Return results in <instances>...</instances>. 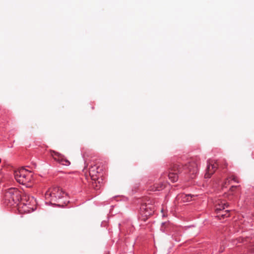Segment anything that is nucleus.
I'll use <instances>...</instances> for the list:
<instances>
[{
	"instance_id": "nucleus-8",
	"label": "nucleus",
	"mask_w": 254,
	"mask_h": 254,
	"mask_svg": "<svg viewBox=\"0 0 254 254\" xmlns=\"http://www.w3.org/2000/svg\"><path fill=\"white\" fill-rule=\"evenodd\" d=\"M168 173H163L161 174L159 180L160 182L151 185L148 187V190L152 191H160L165 188V184L162 182L163 179L168 175Z\"/></svg>"
},
{
	"instance_id": "nucleus-11",
	"label": "nucleus",
	"mask_w": 254,
	"mask_h": 254,
	"mask_svg": "<svg viewBox=\"0 0 254 254\" xmlns=\"http://www.w3.org/2000/svg\"><path fill=\"white\" fill-rule=\"evenodd\" d=\"M226 205L225 202L224 201L218 200L216 202L215 204V211L217 214L219 213L221 211H223L225 208Z\"/></svg>"
},
{
	"instance_id": "nucleus-1",
	"label": "nucleus",
	"mask_w": 254,
	"mask_h": 254,
	"mask_svg": "<svg viewBox=\"0 0 254 254\" xmlns=\"http://www.w3.org/2000/svg\"><path fill=\"white\" fill-rule=\"evenodd\" d=\"M183 170H185L186 173H190L191 175L194 176L198 171V160L192 159L185 166L181 164L173 165L169 171V179L172 182H176L178 179V174Z\"/></svg>"
},
{
	"instance_id": "nucleus-2",
	"label": "nucleus",
	"mask_w": 254,
	"mask_h": 254,
	"mask_svg": "<svg viewBox=\"0 0 254 254\" xmlns=\"http://www.w3.org/2000/svg\"><path fill=\"white\" fill-rule=\"evenodd\" d=\"M14 175L15 180L19 184L25 185L28 188L31 186L29 185L32 179L33 175L31 172L21 168L15 171Z\"/></svg>"
},
{
	"instance_id": "nucleus-10",
	"label": "nucleus",
	"mask_w": 254,
	"mask_h": 254,
	"mask_svg": "<svg viewBox=\"0 0 254 254\" xmlns=\"http://www.w3.org/2000/svg\"><path fill=\"white\" fill-rule=\"evenodd\" d=\"M218 164L217 161L209 160L207 161L206 172L205 178H209L217 169Z\"/></svg>"
},
{
	"instance_id": "nucleus-7",
	"label": "nucleus",
	"mask_w": 254,
	"mask_h": 254,
	"mask_svg": "<svg viewBox=\"0 0 254 254\" xmlns=\"http://www.w3.org/2000/svg\"><path fill=\"white\" fill-rule=\"evenodd\" d=\"M102 170V168L97 165L91 166L89 168V175L91 179L95 181L93 183L94 187H95L94 184H96V181L98 180L99 177L101 176V171Z\"/></svg>"
},
{
	"instance_id": "nucleus-9",
	"label": "nucleus",
	"mask_w": 254,
	"mask_h": 254,
	"mask_svg": "<svg viewBox=\"0 0 254 254\" xmlns=\"http://www.w3.org/2000/svg\"><path fill=\"white\" fill-rule=\"evenodd\" d=\"M51 154L53 158L61 164L65 166H69L70 164L69 161L65 158L63 155L60 154V153L55 151H51Z\"/></svg>"
},
{
	"instance_id": "nucleus-14",
	"label": "nucleus",
	"mask_w": 254,
	"mask_h": 254,
	"mask_svg": "<svg viewBox=\"0 0 254 254\" xmlns=\"http://www.w3.org/2000/svg\"><path fill=\"white\" fill-rule=\"evenodd\" d=\"M230 181L229 180V178H227L225 182H224V184L223 185V188H226L227 185H229L230 184Z\"/></svg>"
},
{
	"instance_id": "nucleus-12",
	"label": "nucleus",
	"mask_w": 254,
	"mask_h": 254,
	"mask_svg": "<svg viewBox=\"0 0 254 254\" xmlns=\"http://www.w3.org/2000/svg\"><path fill=\"white\" fill-rule=\"evenodd\" d=\"M194 195L190 194H182L177 196L178 199H181L183 202H189L192 200V197H194Z\"/></svg>"
},
{
	"instance_id": "nucleus-4",
	"label": "nucleus",
	"mask_w": 254,
	"mask_h": 254,
	"mask_svg": "<svg viewBox=\"0 0 254 254\" xmlns=\"http://www.w3.org/2000/svg\"><path fill=\"white\" fill-rule=\"evenodd\" d=\"M20 200L23 204L27 206L29 209L33 211L35 209L36 204V199L33 197L30 196L27 193L24 192L22 194L20 193Z\"/></svg>"
},
{
	"instance_id": "nucleus-18",
	"label": "nucleus",
	"mask_w": 254,
	"mask_h": 254,
	"mask_svg": "<svg viewBox=\"0 0 254 254\" xmlns=\"http://www.w3.org/2000/svg\"><path fill=\"white\" fill-rule=\"evenodd\" d=\"M168 225H169V223L165 222V223H162V226H167Z\"/></svg>"
},
{
	"instance_id": "nucleus-13",
	"label": "nucleus",
	"mask_w": 254,
	"mask_h": 254,
	"mask_svg": "<svg viewBox=\"0 0 254 254\" xmlns=\"http://www.w3.org/2000/svg\"><path fill=\"white\" fill-rule=\"evenodd\" d=\"M230 215V212L229 210H223L219 213L217 214V217L220 219H224L226 217H229Z\"/></svg>"
},
{
	"instance_id": "nucleus-6",
	"label": "nucleus",
	"mask_w": 254,
	"mask_h": 254,
	"mask_svg": "<svg viewBox=\"0 0 254 254\" xmlns=\"http://www.w3.org/2000/svg\"><path fill=\"white\" fill-rule=\"evenodd\" d=\"M154 208L150 204H143L140 207V213L141 214V219L145 221L148 216L152 215L154 213Z\"/></svg>"
},
{
	"instance_id": "nucleus-17",
	"label": "nucleus",
	"mask_w": 254,
	"mask_h": 254,
	"mask_svg": "<svg viewBox=\"0 0 254 254\" xmlns=\"http://www.w3.org/2000/svg\"><path fill=\"white\" fill-rule=\"evenodd\" d=\"M237 188V186H232L230 189V191H233L234 190Z\"/></svg>"
},
{
	"instance_id": "nucleus-5",
	"label": "nucleus",
	"mask_w": 254,
	"mask_h": 254,
	"mask_svg": "<svg viewBox=\"0 0 254 254\" xmlns=\"http://www.w3.org/2000/svg\"><path fill=\"white\" fill-rule=\"evenodd\" d=\"M64 192L59 188H54L51 191H47L45 193L46 198L51 197V200L56 201L58 199L64 197Z\"/></svg>"
},
{
	"instance_id": "nucleus-16",
	"label": "nucleus",
	"mask_w": 254,
	"mask_h": 254,
	"mask_svg": "<svg viewBox=\"0 0 254 254\" xmlns=\"http://www.w3.org/2000/svg\"><path fill=\"white\" fill-rule=\"evenodd\" d=\"M228 164L226 162H224V164L222 166V168H224L227 167Z\"/></svg>"
},
{
	"instance_id": "nucleus-15",
	"label": "nucleus",
	"mask_w": 254,
	"mask_h": 254,
	"mask_svg": "<svg viewBox=\"0 0 254 254\" xmlns=\"http://www.w3.org/2000/svg\"><path fill=\"white\" fill-rule=\"evenodd\" d=\"M229 179H231L232 180H233L235 182H238V181L237 180V178L235 176H232Z\"/></svg>"
},
{
	"instance_id": "nucleus-3",
	"label": "nucleus",
	"mask_w": 254,
	"mask_h": 254,
	"mask_svg": "<svg viewBox=\"0 0 254 254\" xmlns=\"http://www.w3.org/2000/svg\"><path fill=\"white\" fill-rule=\"evenodd\" d=\"M20 191L15 188H10L6 190L3 195L4 202L9 206L17 203L20 200Z\"/></svg>"
}]
</instances>
